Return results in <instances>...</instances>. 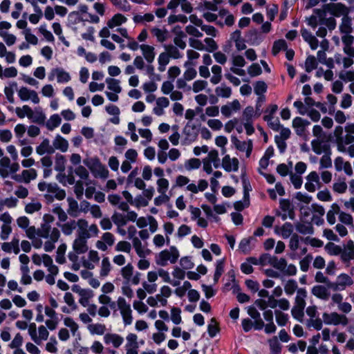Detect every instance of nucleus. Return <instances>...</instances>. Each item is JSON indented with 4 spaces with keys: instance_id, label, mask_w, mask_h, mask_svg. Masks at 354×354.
<instances>
[{
    "instance_id": "a18cd8bd",
    "label": "nucleus",
    "mask_w": 354,
    "mask_h": 354,
    "mask_svg": "<svg viewBox=\"0 0 354 354\" xmlns=\"http://www.w3.org/2000/svg\"><path fill=\"white\" fill-rule=\"evenodd\" d=\"M36 152L40 156L45 153H53L54 148L50 145L49 140L44 138L39 145L36 147Z\"/></svg>"
},
{
    "instance_id": "8fccbe9b",
    "label": "nucleus",
    "mask_w": 354,
    "mask_h": 354,
    "mask_svg": "<svg viewBox=\"0 0 354 354\" xmlns=\"http://www.w3.org/2000/svg\"><path fill=\"white\" fill-rule=\"evenodd\" d=\"M151 32L155 37L158 42L165 41L169 36L168 31L165 28H159L153 27L151 29Z\"/></svg>"
},
{
    "instance_id": "c9c22d12",
    "label": "nucleus",
    "mask_w": 354,
    "mask_h": 354,
    "mask_svg": "<svg viewBox=\"0 0 354 354\" xmlns=\"http://www.w3.org/2000/svg\"><path fill=\"white\" fill-rule=\"evenodd\" d=\"M131 243L132 247L140 258L146 257L151 254V250L142 244L140 239H134Z\"/></svg>"
},
{
    "instance_id": "20e7f679",
    "label": "nucleus",
    "mask_w": 354,
    "mask_h": 354,
    "mask_svg": "<svg viewBox=\"0 0 354 354\" xmlns=\"http://www.w3.org/2000/svg\"><path fill=\"white\" fill-rule=\"evenodd\" d=\"M76 227H77L76 236L90 239L97 236L99 233V229L96 224L88 225V223L86 219L80 218L76 221Z\"/></svg>"
},
{
    "instance_id": "9d476101",
    "label": "nucleus",
    "mask_w": 354,
    "mask_h": 354,
    "mask_svg": "<svg viewBox=\"0 0 354 354\" xmlns=\"http://www.w3.org/2000/svg\"><path fill=\"white\" fill-rule=\"evenodd\" d=\"M37 234L39 237L47 239L44 244V249L47 252L55 249V243L58 241L61 235L59 230H53L52 232L48 233L45 229L43 230L42 233H37Z\"/></svg>"
},
{
    "instance_id": "c85d7f7f",
    "label": "nucleus",
    "mask_w": 354,
    "mask_h": 354,
    "mask_svg": "<svg viewBox=\"0 0 354 354\" xmlns=\"http://www.w3.org/2000/svg\"><path fill=\"white\" fill-rule=\"evenodd\" d=\"M239 162L236 158H231L229 155H225L222 159V167L227 172L237 171Z\"/></svg>"
},
{
    "instance_id": "2eb2a0df",
    "label": "nucleus",
    "mask_w": 354,
    "mask_h": 354,
    "mask_svg": "<svg viewBox=\"0 0 354 354\" xmlns=\"http://www.w3.org/2000/svg\"><path fill=\"white\" fill-rule=\"evenodd\" d=\"M72 290L77 294L79 299L78 302L83 307H86L90 303V300L93 297V291L88 288H82L78 285L72 287Z\"/></svg>"
},
{
    "instance_id": "4468645a",
    "label": "nucleus",
    "mask_w": 354,
    "mask_h": 354,
    "mask_svg": "<svg viewBox=\"0 0 354 354\" xmlns=\"http://www.w3.org/2000/svg\"><path fill=\"white\" fill-rule=\"evenodd\" d=\"M55 79L59 84H66L71 81V76L64 68L56 67L52 68L48 75V80L49 81H53Z\"/></svg>"
},
{
    "instance_id": "6e6552de",
    "label": "nucleus",
    "mask_w": 354,
    "mask_h": 354,
    "mask_svg": "<svg viewBox=\"0 0 354 354\" xmlns=\"http://www.w3.org/2000/svg\"><path fill=\"white\" fill-rule=\"evenodd\" d=\"M19 164L12 162L8 156L2 157L0 159V176L3 178L15 174L19 170Z\"/></svg>"
},
{
    "instance_id": "a19ab883",
    "label": "nucleus",
    "mask_w": 354,
    "mask_h": 354,
    "mask_svg": "<svg viewBox=\"0 0 354 354\" xmlns=\"http://www.w3.org/2000/svg\"><path fill=\"white\" fill-rule=\"evenodd\" d=\"M116 30L120 33L121 36L129 39L127 47L129 49L133 51L140 49V45L136 41L129 37L128 30L126 28H119L116 29Z\"/></svg>"
},
{
    "instance_id": "de8ad7c7",
    "label": "nucleus",
    "mask_w": 354,
    "mask_h": 354,
    "mask_svg": "<svg viewBox=\"0 0 354 354\" xmlns=\"http://www.w3.org/2000/svg\"><path fill=\"white\" fill-rule=\"evenodd\" d=\"M194 64L190 61H187L184 63V67L186 68V70L183 73V77L187 81H191L196 77L197 72L196 69L192 67Z\"/></svg>"
},
{
    "instance_id": "aec40b11",
    "label": "nucleus",
    "mask_w": 354,
    "mask_h": 354,
    "mask_svg": "<svg viewBox=\"0 0 354 354\" xmlns=\"http://www.w3.org/2000/svg\"><path fill=\"white\" fill-rule=\"evenodd\" d=\"M306 182L304 185L305 189L309 192H314L321 187V182L319 174L317 171L310 172L306 177Z\"/></svg>"
},
{
    "instance_id": "864d4df0",
    "label": "nucleus",
    "mask_w": 354,
    "mask_h": 354,
    "mask_svg": "<svg viewBox=\"0 0 354 354\" xmlns=\"http://www.w3.org/2000/svg\"><path fill=\"white\" fill-rule=\"evenodd\" d=\"M307 297V291L305 288H298L295 299V304L296 306H306V298Z\"/></svg>"
},
{
    "instance_id": "a211bd4d",
    "label": "nucleus",
    "mask_w": 354,
    "mask_h": 354,
    "mask_svg": "<svg viewBox=\"0 0 354 354\" xmlns=\"http://www.w3.org/2000/svg\"><path fill=\"white\" fill-rule=\"evenodd\" d=\"M140 344L136 333H129L126 336L124 344L125 354H138Z\"/></svg>"
},
{
    "instance_id": "f03ea898",
    "label": "nucleus",
    "mask_w": 354,
    "mask_h": 354,
    "mask_svg": "<svg viewBox=\"0 0 354 354\" xmlns=\"http://www.w3.org/2000/svg\"><path fill=\"white\" fill-rule=\"evenodd\" d=\"M180 257L179 251L175 246L160 251L155 257V262L158 266H166L169 263H175Z\"/></svg>"
},
{
    "instance_id": "412c9836",
    "label": "nucleus",
    "mask_w": 354,
    "mask_h": 354,
    "mask_svg": "<svg viewBox=\"0 0 354 354\" xmlns=\"http://www.w3.org/2000/svg\"><path fill=\"white\" fill-rule=\"evenodd\" d=\"M344 129L346 134L344 138H339L337 149L354 144V123H348Z\"/></svg>"
},
{
    "instance_id": "6ab92c4d",
    "label": "nucleus",
    "mask_w": 354,
    "mask_h": 354,
    "mask_svg": "<svg viewBox=\"0 0 354 354\" xmlns=\"http://www.w3.org/2000/svg\"><path fill=\"white\" fill-rule=\"evenodd\" d=\"M37 177V172L35 169H28L23 170L20 174L12 176V179L18 182L28 184L31 180L36 179Z\"/></svg>"
},
{
    "instance_id": "09e8293b",
    "label": "nucleus",
    "mask_w": 354,
    "mask_h": 354,
    "mask_svg": "<svg viewBox=\"0 0 354 354\" xmlns=\"http://www.w3.org/2000/svg\"><path fill=\"white\" fill-rule=\"evenodd\" d=\"M88 15L89 19H84L80 15L79 12H73L69 15V17L71 18H74L77 22L89 21L93 24H98L100 22V17L97 15L90 13Z\"/></svg>"
},
{
    "instance_id": "423d86ee",
    "label": "nucleus",
    "mask_w": 354,
    "mask_h": 354,
    "mask_svg": "<svg viewBox=\"0 0 354 354\" xmlns=\"http://www.w3.org/2000/svg\"><path fill=\"white\" fill-rule=\"evenodd\" d=\"M28 334L31 339L37 345L47 340L49 336V332L45 326L41 325L37 328L35 323L29 325Z\"/></svg>"
},
{
    "instance_id": "39448f33",
    "label": "nucleus",
    "mask_w": 354,
    "mask_h": 354,
    "mask_svg": "<svg viewBox=\"0 0 354 354\" xmlns=\"http://www.w3.org/2000/svg\"><path fill=\"white\" fill-rule=\"evenodd\" d=\"M116 304L122 317L123 324L125 326L131 325L133 323V317L130 304L127 301L124 297L120 296L116 300Z\"/></svg>"
},
{
    "instance_id": "72a5a7b5",
    "label": "nucleus",
    "mask_w": 354,
    "mask_h": 354,
    "mask_svg": "<svg viewBox=\"0 0 354 354\" xmlns=\"http://www.w3.org/2000/svg\"><path fill=\"white\" fill-rule=\"evenodd\" d=\"M128 19L124 15L121 13H116L112 16V17L107 21L106 25L111 29L116 28L117 29L121 28L122 24L127 23Z\"/></svg>"
},
{
    "instance_id": "393cba45",
    "label": "nucleus",
    "mask_w": 354,
    "mask_h": 354,
    "mask_svg": "<svg viewBox=\"0 0 354 354\" xmlns=\"http://www.w3.org/2000/svg\"><path fill=\"white\" fill-rule=\"evenodd\" d=\"M334 165L336 171H344L348 176H351L353 174V170L351 162L344 160V159L341 156H338L335 159Z\"/></svg>"
},
{
    "instance_id": "ea45409f",
    "label": "nucleus",
    "mask_w": 354,
    "mask_h": 354,
    "mask_svg": "<svg viewBox=\"0 0 354 354\" xmlns=\"http://www.w3.org/2000/svg\"><path fill=\"white\" fill-rule=\"evenodd\" d=\"M140 50L144 58L148 63L151 64L154 61L156 53L155 48L153 46L148 44H140Z\"/></svg>"
},
{
    "instance_id": "5fc2aeb1",
    "label": "nucleus",
    "mask_w": 354,
    "mask_h": 354,
    "mask_svg": "<svg viewBox=\"0 0 354 354\" xmlns=\"http://www.w3.org/2000/svg\"><path fill=\"white\" fill-rule=\"evenodd\" d=\"M88 330L91 335H104L106 330V327L104 324L95 323L89 324Z\"/></svg>"
},
{
    "instance_id": "13d9d810",
    "label": "nucleus",
    "mask_w": 354,
    "mask_h": 354,
    "mask_svg": "<svg viewBox=\"0 0 354 354\" xmlns=\"http://www.w3.org/2000/svg\"><path fill=\"white\" fill-rule=\"evenodd\" d=\"M311 147L313 151L318 155H320L328 150L327 145L324 144V142L318 138L314 139L311 141Z\"/></svg>"
},
{
    "instance_id": "052dcab7",
    "label": "nucleus",
    "mask_w": 354,
    "mask_h": 354,
    "mask_svg": "<svg viewBox=\"0 0 354 354\" xmlns=\"http://www.w3.org/2000/svg\"><path fill=\"white\" fill-rule=\"evenodd\" d=\"M67 201L68 203V214L73 217L77 216L80 212L78 203L73 198H68Z\"/></svg>"
},
{
    "instance_id": "69168bd1",
    "label": "nucleus",
    "mask_w": 354,
    "mask_h": 354,
    "mask_svg": "<svg viewBox=\"0 0 354 354\" xmlns=\"http://www.w3.org/2000/svg\"><path fill=\"white\" fill-rule=\"evenodd\" d=\"M111 270V265L108 257H104L101 262L100 276L102 277H106L109 275Z\"/></svg>"
},
{
    "instance_id": "4be33fe9",
    "label": "nucleus",
    "mask_w": 354,
    "mask_h": 354,
    "mask_svg": "<svg viewBox=\"0 0 354 354\" xmlns=\"http://www.w3.org/2000/svg\"><path fill=\"white\" fill-rule=\"evenodd\" d=\"M103 342L106 346L118 348L124 343V338L122 335L115 333H106L103 336Z\"/></svg>"
},
{
    "instance_id": "5701e85b",
    "label": "nucleus",
    "mask_w": 354,
    "mask_h": 354,
    "mask_svg": "<svg viewBox=\"0 0 354 354\" xmlns=\"http://www.w3.org/2000/svg\"><path fill=\"white\" fill-rule=\"evenodd\" d=\"M18 96L22 101H31L34 104H39L40 99L37 93L26 87H21L18 91Z\"/></svg>"
},
{
    "instance_id": "2f4dec72",
    "label": "nucleus",
    "mask_w": 354,
    "mask_h": 354,
    "mask_svg": "<svg viewBox=\"0 0 354 354\" xmlns=\"http://www.w3.org/2000/svg\"><path fill=\"white\" fill-rule=\"evenodd\" d=\"M32 263L37 266H40L43 264L46 268H48L50 266L53 265V259L47 254H34L32 256Z\"/></svg>"
},
{
    "instance_id": "f704fd0d",
    "label": "nucleus",
    "mask_w": 354,
    "mask_h": 354,
    "mask_svg": "<svg viewBox=\"0 0 354 354\" xmlns=\"http://www.w3.org/2000/svg\"><path fill=\"white\" fill-rule=\"evenodd\" d=\"M169 100L166 97H159L156 100V106L153 109V113L161 116L165 114L164 109L169 106Z\"/></svg>"
},
{
    "instance_id": "603ef678",
    "label": "nucleus",
    "mask_w": 354,
    "mask_h": 354,
    "mask_svg": "<svg viewBox=\"0 0 354 354\" xmlns=\"http://www.w3.org/2000/svg\"><path fill=\"white\" fill-rule=\"evenodd\" d=\"M340 208L336 203L332 204L330 209L326 214V219L329 224L333 225L336 222V215H339Z\"/></svg>"
},
{
    "instance_id": "cd10ccee",
    "label": "nucleus",
    "mask_w": 354,
    "mask_h": 354,
    "mask_svg": "<svg viewBox=\"0 0 354 354\" xmlns=\"http://www.w3.org/2000/svg\"><path fill=\"white\" fill-rule=\"evenodd\" d=\"M329 289L330 288L328 287V283L327 284V287L322 285H317L312 288L311 292L317 298L323 301H328L330 297Z\"/></svg>"
},
{
    "instance_id": "49530a36",
    "label": "nucleus",
    "mask_w": 354,
    "mask_h": 354,
    "mask_svg": "<svg viewBox=\"0 0 354 354\" xmlns=\"http://www.w3.org/2000/svg\"><path fill=\"white\" fill-rule=\"evenodd\" d=\"M331 12L335 17H346L348 16L349 9L342 3H335L331 7Z\"/></svg>"
},
{
    "instance_id": "c03bdc74",
    "label": "nucleus",
    "mask_w": 354,
    "mask_h": 354,
    "mask_svg": "<svg viewBox=\"0 0 354 354\" xmlns=\"http://www.w3.org/2000/svg\"><path fill=\"white\" fill-rule=\"evenodd\" d=\"M55 218L53 216L49 214H46L43 216V223L41 224L40 227L39 228L37 233H42L43 230L45 229L48 233L52 232L53 230H59L57 227H53L50 225V223L54 221Z\"/></svg>"
},
{
    "instance_id": "680f3d73",
    "label": "nucleus",
    "mask_w": 354,
    "mask_h": 354,
    "mask_svg": "<svg viewBox=\"0 0 354 354\" xmlns=\"http://www.w3.org/2000/svg\"><path fill=\"white\" fill-rule=\"evenodd\" d=\"M208 154L207 157L203 158V160L212 163L215 168H218L220 167V159L218 157V152L214 149L207 152Z\"/></svg>"
},
{
    "instance_id": "58836bf2",
    "label": "nucleus",
    "mask_w": 354,
    "mask_h": 354,
    "mask_svg": "<svg viewBox=\"0 0 354 354\" xmlns=\"http://www.w3.org/2000/svg\"><path fill=\"white\" fill-rule=\"evenodd\" d=\"M260 261L255 257H250L246 259L245 261L241 264V270L245 274H250L253 272V265H259Z\"/></svg>"
},
{
    "instance_id": "4d7b16f0",
    "label": "nucleus",
    "mask_w": 354,
    "mask_h": 354,
    "mask_svg": "<svg viewBox=\"0 0 354 354\" xmlns=\"http://www.w3.org/2000/svg\"><path fill=\"white\" fill-rule=\"evenodd\" d=\"M62 122V118L60 115L57 113L53 114L50 115L49 119L46 122V127L49 131H53L57 127H58Z\"/></svg>"
},
{
    "instance_id": "0eeeda50",
    "label": "nucleus",
    "mask_w": 354,
    "mask_h": 354,
    "mask_svg": "<svg viewBox=\"0 0 354 354\" xmlns=\"http://www.w3.org/2000/svg\"><path fill=\"white\" fill-rule=\"evenodd\" d=\"M271 265L286 276H295L297 272V267L292 263L288 264L284 258L278 259L274 257L271 262Z\"/></svg>"
},
{
    "instance_id": "f257e3e1",
    "label": "nucleus",
    "mask_w": 354,
    "mask_h": 354,
    "mask_svg": "<svg viewBox=\"0 0 354 354\" xmlns=\"http://www.w3.org/2000/svg\"><path fill=\"white\" fill-rule=\"evenodd\" d=\"M176 185L177 187H184L186 185V190L192 194H197L198 192H203L208 187L207 180L201 179L198 180V185L191 182L190 179L183 175H179L176 178Z\"/></svg>"
},
{
    "instance_id": "f3484780",
    "label": "nucleus",
    "mask_w": 354,
    "mask_h": 354,
    "mask_svg": "<svg viewBox=\"0 0 354 354\" xmlns=\"http://www.w3.org/2000/svg\"><path fill=\"white\" fill-rule=\"evenodd\" d=\"M197 137L198 129L196 126L191 122L187 123L183 131L182 145H189L196 140Z\"/></svg>"
},
{
    "instance_id": "0e129e2a",
    "label": "nucleus",
    "mask_w": 354,
    "mask_h": 354,
    "mask_svg": "<svg viewBox=\"0 0 354 354\" xmlns=\"http://www.w3.org/2000/svg\"><path fill=\"white\" fill-rule=\"evenodd\" d=\"M215 93L218 97L229 98L232 95V89L225 84H221L215 88Z\"/></svg>"
},
{
    "instance_id": "774afa93",
    "label": "nucleus",
    "mask_w": 354,
    "mask_h": 354,
    "mask_svg": "<svg viewBox=\"0 0 354 354\" xmlns=\"http://www.w3.org/2000/svg\"><path fill=\"white\" fill-rule=\"evenodd\" d=\"M271 354H281V346L276 336L268 340Z\"/></svg>"
},
{
    "instance_id": "37998d69",
    "label": "nucleus",
    "mask_w": 354,
    "mask_h": 354,
    "mask_svg": "<svg viewBox=\"0 0 354 354\" xmlns=\"http://www.w3.org/2000/svg\"><path fill=\"white\" fill-rule=\"evenodd\" d=\"M53 147L54 150L57 149L62 152H66L68 149V142L60 135H56L53 141Z\"/></svg>"
},
{
    "instance_id": "c756f323",
    "label": "nucleus",
    "mask_w": 354,
    "mask_h": 354,
    "mask_svg": "<svg viewBox=\"0 0 354 354\" xmlns=\"http://www.w3.org/2000/svg\"><path fill=\"white\" fill-rule=\"evenodd\" d=\"M241 109V104L238 100H234L232 102H229L221 108V113L226 118H229L234 113L237 112Z\"/></svg>"
},
{
    "instance_id": "6e6d98bb",
    "label": "nucleus",
    "mask_w": 354,
    "mask_h": 354,
    "mask_svg": "<svg viewBox=\"0 0 354 354\" xmlns=\"http://www.w3.org/2000/svg\"><path fill=\"white\" fill-rule=\"evenodd\" d=\"M57 226L61 228L62 232L66 236L72 234L74 230L76 228V221L71 220L63 224L57 223Z\"/></svg>"
},
{
    "instance_id": "79ce46f5",
    "label": "nucleus",
    "mask_w": 354,
    "mask_h": 354,
    "mask_svg": "<svg viewBox=\"0 0 354 354\" xmlns=\"http://www.w3.org/2000/svg\"><path fill=\"white\" fill-rule=\"evenodd\" d=\"M294 227L290 223H285L281 227H276L275 232L283 239L291 237Z\"/></svg>"
},
{
    "instance_id": "338daca9",
    "label": "nucleus",
    "mask_w": 354,
    "mask_h": 354,
    "mask_svg": "<svg viewBox=\"0 0 354 354\" xmlns=\"http://www.w3.org/2000/svg\"><path fill=\"white\" fill-rule=\"evenodd\" d=\"M170 319L175 325H179L182 323L181 310L180 308L172 307L171 308Z\"/></svg>"
},
{
    "instance_id": "e433bc0d",
    "label": "nucleus",
    "mask_w": 354,
    "mask_h": 354,
    "mask_svg": "<svg viewBox=\"0 0 354 354\" xmlns=\"http://www.w3.org/2000/svg\"><path fill=\"white\" fill-rule=\"evenodd\" d=\"M310 124V122L300 117H296L292 120V127L297 135L301 136L305 133L306 128Z\"/></svg>"
},
{
    "instance_id": "7c9ffc66",
    "label": "nucleus",
    "mask_w": 354,
    "mask_h": 354,
    "mask_svg": "<svg viewBox=\"0 0 354 354\" xmlns=\"http://www.w3.org/2000/svg\"><path fill=\"white\" fill-rule=\"evenodd\" d=\"M73 250L77 254H84L88 250V239L76 236L72 244Z\"/></svg>"
},
{
    "instance_id": "dca6fc26",
    "label": "nucleus",
    "mask_w": 354,
    "mask_h": 354,
    "mask_svg": "<svg viewBox=\"0 0 354 354\" xmlns=\"http://www.w3.org/2000/svg\"><path fill=\"white\" fill-rule=\"evenodd\" d=\"M342 262L345 266H351V261L354 260V241L349 240L342 247L339 254Z\"/></svg>"
},
{
    "instance_id": "4c0bfd02",
    "label": "nucleus",
    "mask_w": 354,
    "mask_h": 354,
    "mask_svg": "<svg viewBox=\"0 0 354 354\" xmlns=\"http://www.w3.org/2000/svg\"><path fill=\"white\" fill-rule=\"evenodd\" d=\"M1 248L5 252L10 253L13 252L15 254H17L20 252L19 241L18 239L14 238L10 242H3L1 245Z\"/></svg>"
},
{
    "instance_id": "e2e57ef3",
    "label": "nucleus",
    "mask_w": 354,
    "mask_h": 354,
    "mask_svg": "<svg viewBox=\"0 0 354 354\" xmlns=\"http://www.w3.org/2000/svg\"><path fill=\"white\" fill-rule=\"evenodd\" d=\"M47 270L49 274L45 277V280L48 284L53 285L55 283V277L59 273V269L57 266L53 264L47 268Z\"/></svg>"
},
{
    "instance_id": "bb28decb",
    "label": "nucleus",
    "mask_w": 354,
    "mask_h": 354,
    "mask_svg": "<svg viewBox=\"0 0 354 354\" xmlns=\"http://www.w3.org/2000/svg\"><path fill=\"white\" fill-rule=\"evenodd\" d=\"M100 259L98 252L91 250L87 254V259H82V265L86 269L92 270L99 263Z\"/></svg>"
},
{
    "instance_id": "ddd939ff",
    "label": "nucleus",
    "mask_w": 354,
    "mask_h": 354,
    "mask_svg": "<svg viewBox=\"0 0 354 354\" xmlns=\"http://www.w3.org/2000/svg\"><path fill=\"white\" fill-rule=\"evenodd\" d=\"M322 317L324 322L327 325H342L345 326L348 324V319L346 315L339 314L336 312L330 313H324Z\"/></svg>"
},
{
    "instance_id": "9b49d317",
    "label": "nucleus",
    "mask_w": 354,
    "mask_h": 354,
    "mask_svg": "<svg viewBox=\"0 0 354 354\" xmlns=\"http://www.w3.org/2000/svg\"><path fill=\"white\" fill-rule=\"evenodd\" d=\"M38 189L40 192H46L58 200H62L66 196L65 191L60 189L55 183L40 182L38 183Z\"/></svg>"
},
{
    "instance_id": "b1692460",
    "label": "nucleus",
    "mask_w": 354,
    "mask_h": 354,
    "mask_svg": "<svg viewBox=\"0 0 354 354\" xmlns=\"http://www.w3.org/2000/svg\"><path fill=\"white\" fill-rule=\"evenodd\" d=\"M280 208L283 211V213H277V215L281 216V219L285 221L288 218L290 219L294 218L293 208L289 200L281 199L279 201Z\"/></svg>"
},
{
    "instance_id": "a878e982",
    "label": "nucleus",
    "mask_w": 354,
    "mask_h": 354,
    "mask_svg": "<svg viewBox=\"0 0 354 354\" xmlns=\"http://www.w3.org/2000/svg\"><path fill=\"white\" fill-rule=\"evenodd\" d=\"M326 12L324 10L315 9L314 14L307 19L308 24L313 27L316 28L317 25L324 24Z\"/></svg>"
},
{
    "instance_id": "bf43d9fd",
    "label": "nucleus",
    "mask_w": 354,
    "mask_h": 354,
    "mask_svg": "<svg viewBox=\"0 0 354 354\" xmlns=\"http://www.w3.org/2000/svg\"><path fill=\"white\" fill-rule=\"evenodd\" d=\"M170 241V237H167L160 234H156L152 240L153 244L158 248H162L165 245H169Z\"/></svg>"
},
{
    "instance_id": "3c124183",
    "label": "nucleus",
    "mask_w": 354,
    "mask_h": 354,
    "mask_svg": "<svg viewBox=\"0 0 354 354\" xmlns=\"http://www.w3.org/2000/svg\"><path fill=\"white\" fill-rule=\"evenodd\" d=\"M154 15L152 13L137 14L133 17V21L135 24H145L154 20Z\"/></svg>"
},
{
    "instance_id": "473e14b6",
    "label": "nucleus",
    "mask_w": 354,
    "mask_h": 354,
    "mask_svg": "<svg viewBox=\"0 0 354 354\" xmlns=\"http://www.w3.org/2000/svg\"><path fill=\"white\" fill-rule=\"evenodd\" d=\"M235 147L240 151H245L246 158H249L251 155L253 145L251 140L247 141H241L236 138L233 140Z\"/></svg>"
},
{
    "instance_id": "7ed1b4c3",
    "label": "nucleus",
    "mask_w": 354,
    "mask_h": 354,
    "mask_svg": "<svg viewBox=\"0 0 354 354\" xmlns=\"http://www.w3.org/2000/svg\"><path fill=\"white\" fill-rule=\"evenodd\" d=\"M85 166H86L93 175L95 178H107L109 171L97 157L86 158L83 160Z\"/></svg>"
},
{
    "instance_id": "f8f14e48",
    "label": "nucleus",
    "mask_w": 354,
    "mask_h": 354,
    "mask_svg": "<svg viewBox=\"0 0 354 354\" xmlns=\"http://www.w3.org/2000/svg\"><path fill=\"white\" fill-rule=\"evenodd\" d=\"M353 284V280L348 274L342 273L339 274L334 282H330L328 287L334 292L343 291Z\"/></svg>"
},
{
    "instance_id": "1a4fd4ad",
    "label": "nucleus",
    "mask_w": 354,
    "mask_h": 354,
    "mask_svg": "<svg viewBox=\"0 0 354 354\" xmlns=\"http://www.w3.org/2000/svg\"><path fill=\"white\" fill-rule=\"evenodd\" d=\"M107 88L109 91H105V95L111 102H118L119 100L118 94L122 92L120 81L112 77H107L105 80Z\"/></svg>"
}]
</instances>
